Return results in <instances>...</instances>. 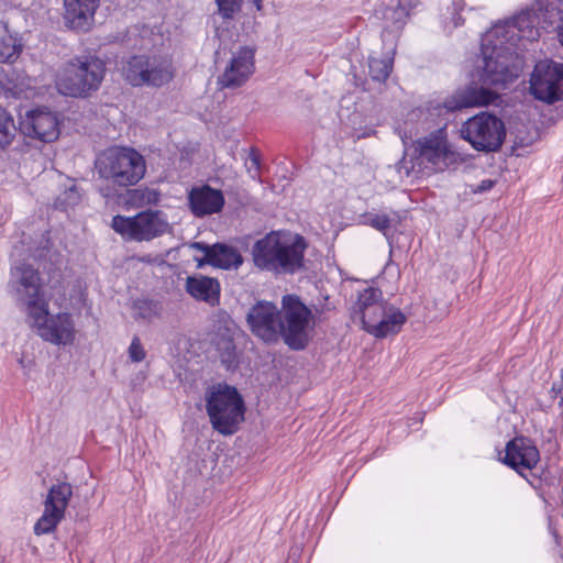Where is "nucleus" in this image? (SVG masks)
<instances>
[{"mask_svg":"<svg viewBox=\"0 0 563 563\" xmlns=\"http://www.w3.org/2000/svg\"><path fill=\"white\" fill-rule=\"evenodd\" d=\"M189 247L203 253L202 258H196L198 267L210 264L223 269L238 268L243 263L241 253L233 246L223 243L209 245L203 242H192Z\"/></svg>","mask_w":563,"mask_h":563,"instance_id":"17","label":"nucleus"},{"mask_svg":"<svg viewBox=\"0 0 563 563\" xmlns=\"http://www.w3.org/2000/svg\"><path fill=\"white\" fill-rule=\"evenodd\" d=\"M561 377H562V383H563V369H562V375H561Z\"/></svg>","mask_w":563,"mask_h":563,"instance_id":"44","label":"nucleus"},{"mask_svg":"<svg viewBox=\"0 0 563 563\" xmlns=\"http://www.w3.org/2000/svg\"><path fill=\"white\" fill-rule=\"evenodd\" d=\"M534 18V10L527 8L495 23L481 41L483 66L478 71V80L482 86L472 80L456 88L443 102L428 109L423 120L415 126L406 122L404 136H400L401 141H448V120L435 122L432 119L434 114L440 115L443 111L454 113L494 103L498 96L487 87L505 88L519 77L522 59L510 41L514 37L519 40L521 32L533 27ZM419 112L423 114L422 110Z\"/></svg>","mask_w":563,"mask_h":563,"instance_id":"1","label":"nucleus"},{"mask_svg":"<svg viewBox=\"0 0 563 563\" xmlns=\"http://www.w3.org/2000/svg\"><path fill=\"white\" fill-rule=\"evenodd\" d=\"M253 4L257 11H261L263 9V0H253Z\"/></svg>","mask_w":563,"mask_h":563,"instance_id":"41","label":"nucleus"},{"mask_svg":"<svg viewBox=\"0 0 563 563\" xmlns=\"http://www.w3.org/2000/svg\"><path fill=\"white\" fill-rule=\"evenodd\" d=\"M112 229L128 240L151 241L170 230L166 216L159 210H146L134 217L114 216Z\"/></svg>","mask_w":563,"mask_h":563,"instance_id":"10","label":"nucleus"},{"mask_svg":"<svg viewBox=\"0 0 563 563\" xmlns=\"http://www.w3.org/2000/svg\"><path fill=\"white\" fill-rule=\"evenodd\" d=\"M206 409L214 430L232 434L244 420V401L234 387L216 385L206 394Z\"/></svg>","mask_w":563,"mask_h":563,"instance_id":"6","label":"nucleus"},{"mask_svg":"<svg viewBox=\"0 0 563 563\" xmlns=\"http://www.w3.org/2000/svg\"><path fill=\"white\" fill-rule=\"evenodd\" d=\"M159 197L161 192L157 189L140 187L126 190L122 196V202L129 208H142L156 205L159 201Z\"/></svg>","mask_w":563,"mask_h":563,"instance_id":"22","label":"nucleus"},{"mask_svg":"<svg viewBox=\"0 0 563 563\" xmlns=\"http://www.w3.org/2000/svg\"><path fill=\"white\" fill-rule=\"evenodd\" d=\"M216 344L221 362L227 368H230L235 362V344L233 340L230 336L222 335Z\"/></svg>","mask_w":563,"mask_h":563,"instance_id":"29","label":"nucleus"},{"mask_svg":"<svg viewBox=\"0 0 563 563\" xmlns=\"http://www.w3.org/2000/svg\"><path fill=\"white\" fill-rule=\"evenodd\" d=\"M132 310V316L135 320L150 322L154 318L158 317L161 308L158 302L156 301L147 299H137L133 302Z\"/></svg>","mask_w":563,"mask_h":563,"instance_id":"27","label":"nucleus"},{"mask_svg":"<svg viewBox=\"0 0 563 563\" xmlns=\"http://www.w3.org/2000/svg\"><path fill=\"white\" fill-rule=\"evenodd\" d=\"M10 289L27 316H42L47 300L38 272L31 265L21 264L11 269Z\"/></svg>","mask_w":563,"mask_h":563,"instance_id":"7","label":"nucleus"},{"mask_svg":"<svg viewBox=\"0 0 563 563\" xmlns=\"http://www.w3.org/2000/svg\"><path fill=\"white\" fill-rule=\"evenodd\" d=\"M363 223L382 232L389 240L393 236L391 230L396 229L398 220L396 213H394V217H390L386 213L367 212L363 214Z\"/></svg>","mask_w":563,"mask_h":563,"instance_id":"25","label":"nucleus"},{"mask_svg":"<svg viewBox=\"0 0 563 563\" xmlns=\"http://www.w3.org/2000/svg\"><path fill=\"white\" fill-rule=\"evenodd\" d=\"M452 20H453L454 26H461L464 23V19L457 12L453 14Z\"/></svg>","mask_w":563,"mask_h":563,"instance_id":"38","label":"nucleus"},{"mask_svg":"<svg viewBox=\"0 0 563 563\" xmlns=\"http://www.w3.org/2000/svg\"><path fill=\"white\" fill-rule=\"evenodd\" d=\"M383 300L382 291L377 288H366L360 294L358 299L354 306L355 313H361Z\"/></svg>","mask_w":563,"mask_h":563,"instance_id":"30","label":"nucleus"},{"mask_svg":"<svg viewBox=\"0 0 563 563\" xmlns=\"http://www.w3.org/2000/svg\"><path fill=\"white\" fill-rule=\"evenodd\" d=\"M188 202L191 212L201 218L220 212L224 206V197L221 190L203 185L189 191Z\"/></svg>","mask_w":563,"mask_h":563,"instance_id":"20","label":"nucleus"},{"mask_svg":"<svg viewBox=\"0 0 563 563\" xmlns=\"http://www.w3.org/2000/svg\"><path fill=\"white\" fill-rule=\"evenodd\" d=\"M255 53L254 47L240 46L219 76V84L223 88H238L245 84L255 71Z\"/></svg>","mask_w":563,"mask_h":563,"instance_id":"15","label":"nucleus"},{"mask_svg":"<svg viewBox=\"0 0 563 563\" xmlns=\"http://www.w3.org/2000/svg\"><path fill=\"white\" fill-rule=\"evenodd\" d=\"M473 148L477 152H499L503 143H471Z\"/></svg>","mask_w":563,"mask_h":563,"instance_id":"36","label":"nucleus"},{"mask_svg":"<svg viewBox=\"0 0 563 563\" xmlns=\"http://www.w3.org/2000/svg\"><path fill=\"white\" fill-rule=\"evenodd\" d=\"M562 391V387H558L556 385H553L551 393L553 394V397H558Z\"/></svg>","mask_w":563,"mask_h":563,"instance_id":"40","label":"nucleus"},{"mask_svg":"<svg viewBox=\"0 0 563 563\" xmlns=\"http://www.w3.org/2000/svg\"><path fill=\"white\" fill-rule=\"evenodd\" d=\"M393 70V59L371 58L368 62V75L377 82H384Z\"/></svg>","mask_w":563,"mask_h":563,"instance_id":"28","label":"nucleus"},{"mask_svg":"<svg viewBox=\"0 0 563 563\" xmlns=\"http://www.w3.org/2000/svg\"><path fill=\"white\" fill-rule=\"evenodd\" d=\"M16 130L11 113L0 106V141H13Z\"/></svg>","mask_w":563,"mask_h":563,"instance_id":"31","label":"nucleus"},{"mask_svg":"<svg viewBox=\"0 0 563 563\" xmlns=\"http://www.w3.org/2000/svg\"><path fill=\"white\" fill-rule=\"evenodd\" d=\"M106 74V59L95 49H85L63 64L56 88L65 97L87 99L100 89Z\"/></svg>","mask_w":563,"mask_h":563,"instance_id":"4","label":"nucleus"},{"mask_svg":"<svg viewBox=\"0 0 563 563\" xmlns=\"http://www.w3.org/2000/svg\"><path fill=\"white\" fill-rule=\"evenodd\" d=\"M65 25L75 31L87 32L93 23V16L100 0H63Z\"/></svg>","mask_w":563,"mask_h":563,"instance_id":"18","label":"nucleus"},{"mask_svg":"<svg viewBox=\"0 0 563 563\" xmlns=\"http://www.w3.org/2000/svg\"><path fill=\"white\" fill-rule=\"evenodd\" d=\"M125 80L133 87L159 88L175 76L173 63L162 55H132L124 70Z\"/></svg>","mask_w":563,"mask_h":563,"instance_id":"9","label":"nucleus"},{"mask_svg":"<svg viewBox=\"0 0 563 563\" xmlns=\"http://www.w3.org/2000/svg\"><path fill=\"white\" fill-rule=\"evenodd\" d=\"M81 199V195L78 191L77 187L73 185L67 190H65L62 195H59L56 199L55 206L57 208L66 210L69 207H74L79 203Z\"/></svg>","mask_w":563,"mask_h":563,"instance_id":"33","label":"nucleus"},{"mask_svg":"<svg viewBox=\"0 0 563 563\" xmlns=\"http://www.w3.org/2000/svg\"><path fill=\"white\" fill-rule=\"evenodd\" d=\"M32 320V325L36 328L37 334L45 341L57 344H71L75 340V323L71 314L60 312L56 316L48 314V305L45 306L42 316H27Z\"/></svg>","mask_w":563,"mask_h":563,"instance_id":"13","label":"nucleus"},{"mask_svg":"<svg viewBox=\"0 0 563 563\" xmlns=\"http://www.w3.org/2000/svg\"><path fill=\"white\" fill-rule=\"evenodd\" d=\"M246 164H247L249 172H251L252 169H254L255 172H258L260 154L256 148H254V147L251 148Z\"/></svg>","mask_w":563,"mask_h":563,"instance_id":"37","label":"nucleus"},{"mask_svg":"<svg viewBox=\"0 0 563 563\" xmlns=\"http://www.w3.org/2000/svg\"><path fill=\"white\" fill-rule=\"evenodd\" d=\"M496 184V179H484L478 185L468 184L465 194L482 195L489 191Z\"/></svg>","mask_w":563,"mask_h":563,"instance_id":"35","label":"nucleus"},{"mask_svg":"<svg viewBox=\"0 0 563 563\" xmlns=\"http://www.w3.org/2000/svg\"><path fill=\"white\" fill-rule=\"evenodd\" d=\"M62 119L56 111L46 106H38L20 114L19 131L24 137L36 141H58Z\"/></svg>","mask_w":563,"mask_h":563,"instance_id":"12","label":"nucleus"},{"mask_svg":"<svg viewBox=\"0 0 563 563\" xmlns=\"http://www.w3.org/2000/svg\"><path fill=\"white\" fill-rule=\"evenodd\" d=\"M23 44L18 34L9 33L5 27L3 33L0 34V63L12 64L21 55Z\"/></svg>","mask_w":563,"mask_h":563,"instance_id":"24","label":"nucleus"},{"mask_svg":"<svg viewBox=\"0 0 563 563\" xmlns=\"http://www.w3.org/2000/svg\"><path fill=\"white\" fill-rule=\"evenodd\" d=\"M187 292L197 300L214 306L220 298V284L216 278L203 275L189 276L186 279Z\"/></svg>","mask_w":563,"mask_h":563,"instance_id":"21","label":"nucleus"},{"mask_svg":"<svg viewBox=\"0 0 563 563\" xmlns=\"http://www.w3.org/2000/svg\"><path fill=\"white\" fill-rule=\"evenodd\" d=\"M463 161L464 157L452 150L451 143H407L402 156L405 167L418 173L444 170Z\"/></svg>","mask_w":563,"mask_h":563,"instance_id":"8","label":"nucleus"},{"mask_svg":"<svg viewBox=\"0 0 563 563\" xmlns=\"http://www.w3.org/2000/svg\"><path fill=\"white\" fill-rule=\"evenodd\" d=\"M529 92L547 104L563 101V63L553 59L537 62L530 75Z\"/></svg>","mask_w":563,"mask_h":563,"instance_id":"11","label":"nucleus"},{"mask_svg":"<svg viewBox=\"0 0 563 563\" xmlns=\"http://www.w3.org/2000/svg\"><path fill=\"white\" fill-rule=\"evenodd\" d=\"M128 353H129L130 360L135 363H140L145 358L146 352L143 349L141 340L137 336H134L132 339V342L129 346Z\"/></svg>","mask_w":563,"mask_h":563,"instance_id":"34","label":"nucleus"},{"mask_svg":"<svg viewBox=\"0 0 563 563\" xmlns=\"http://www.w3.org/2000/svg\"><path fill=\"white\" fill-rule=\"evenodd\" d=\"M218 14L223 20H233L242 10L243 0H214Z\"/></svg>","mask_w":563,"mask_h":563,"instance_id":"32","label":"nucleus"},{"mask_svg":"<svg viewBox=\"0 0 563 563\" xmlns=\"http://www.w3.org/2000/svg\"><path fill=\"white\" fill-rule=\"evenodd\" d=\"M363 328L376 338L396 334L406 322V316L398 309L387 310L384 300L378 301L367 310L358 313Z\"/></svg>","mask_w":563,"mask_h":563,"instance_id":"14","label":"nucleus"},{"mask_svg":"<svg viewBox=\"0 0 563 563\" xmlns=\"http://www.w3.org/2000/svg\"><path fill=\"white\" fill-rule=\"evenodd\" d=\"M506 141V126L504 121L494 113L479 112L467 120L465 129L461 130L463 141Z\"/></svg>","mask_w":563,"mask_h":563,"instance_id":"16","label":"nucleus"},{"mask_svg":"<svg viewBox=\"0 0 563 563\" xmlns=\"http://www.w3.org/2000/svg\"><path fill=\"white\" fill-rule=\"evenodd\" d=\"M306 247L302 236L272 231L253 244V262L261 271L294 274L303 266Z\"/></svg>","mask_w":563,"mask_h":563,"instance_id":"3","label":"nucleus"},{"mask_svg":"<svg viewBox=\"0 0 563 563\" xmlns=\"http://www.w3.org/2000/svg\"><path fill=\"white\" fill-rule=\"evenodd\" d=\"M71 496V485L66 482L58 483L49 488L46 499L44 501V507L52 508L53 510L59 511L65 515V510L68 506Z\"/></svg>","mask_w":563,"mask_h":563,"instance_id":"23","label":"nucleus"},{"mask_svg":"<svg viewBox=\"0 0 563 563\" xmlns=\"http://www.w3.org/2000/svg\"><path fill=\"white\" fill-rule=\"evenodd\" d=\"M20 364H21L22 366H24V365H25V362L23 361V358H21V360H20Z\"/></svg>","mask_w":563,"mask_h":563,"instance_id":"43","label":"nucleus"},{"mask_svg":"<svg viewBox=\"0 0 563 563\" xmlns=\"http://www.w3.org/2000/svg\"><path fill=\"white\" fill-rule=\"evenodd\" d=\"M64 514L44 507V512L34 526V532L37 536L46 534L55 530L59 521L64 518Z\"/></svg>","mask_w":563,"mask_h":563,"instance_id":"26","label":"nucleus"},{"mask_svg":"<svg viewBox=\"0 0 563 563\" xmlns=\"http://www.w3.org/2000/svg\"><path fill=\"white\" fill-rule=\"evenodd\" d=\"M98 175L113 186L129 187L137 184L145 175L144 157L134 148L113 146L96 159Z\"/></svg>","mask_w":563,"mask_h":563,"instance_id":"5","label":"nucleus"},{"mask_svg":"<svg viewBox=\"0 0 563 563\" xmlns=\"http://www.w3.org/2000/svg\"><path fill=\"white\" fill-rule=\"evenodd\" d=\"M517 145H518V143H515V145L511 146V150H510L511 154H515V152L517 151V148H518Z\"/></svg>","mask_w":563,"mask_h":563,"instance_id":"42","label":"nucleus"},{"mask_svg":"<svg viewBox=\"0 0 563 563\" xmlns=\"http://www.w3.org/2000/svg\"><path fill=\"white\" fill-rule=\"evenodd\" d=\"M311 311L294 295L283 297L282 310L271 301L261 300L246 314L251 332L265 343L279 339L291 350H302L308 343Z\"/></svg>","mask_w":563,"mask_h":563,"instance_id":"2","label":"nucleus"},{"mask_svg":"<svg viewBox=\"0 0 563 563\" xmlns=\"http://www.w3.org/2000/svg\"><path fill=\"white\" fill-rule=\"evenodd\" d=\"M376 133L375 130H369L368 132H363L361 134L357 135V139H362V137H371L372 135H374Z\"/></svg>","mask_w":563,"mask_h":563,"instance_id":"39","label":"nucleus"},{"mask_svg":"<svg viewBox=\"0 0 563 563\" xmlns=\"http://www.w3.org/2000/svg\"><path fill=\"white\" fill-rule=\"evenodd\" d=\"M538 462L539 451L527 438L518 437L507 443L504 463L517 472L531 470Z\"/></svg>","mask_w":563,"mask_h":563,"instance_id":"19","label":"nucleus"}]
</instances>
